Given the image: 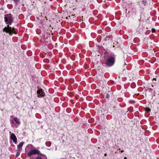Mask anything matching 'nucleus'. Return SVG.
Listing matches in <instances>:
<instances>
[{
  "label": "nucleus",
  "instance_id": "obj_1",
  "mask_svg": "<svg viewBox=\"0 0 159 159\" xmlns=\"http://www.w3.org/2000/svg\"><path fill=\"white\" fill-rule=\"evenodd\" d=\"M115 56H110L106 61V64L109 66H112L115 62Z\"/></svg>",
  "mask_w": 159,
  "mask_h": 159
},
{
  "label": "nucleus",
  "instance_id": "obj_11",
  "mask_svg": "<svg viewBox=\"0 0 159 159\" xmlns=\"http://www.w3.org/2000/svg\"><path fill=\"white\" fill-rule=\"evenodd\" d=\"M104 54L105 56H106V55H107V52L106 51H105Z\"/></svg>",
  "mask_w": 159,
  "mask_h": 159
},
{
  "label": "nucleus",
  "instance_id": "obj_10",
  "mask_svg": "<svg viewBox=\"0 0 159 159\" xmlns=\"http://www.w3.org/2000/svg\"><path fill=\"white\" fill-rule=\"evenodd\" d=\"M14 2L15 3L17 4L19 2V0H14Z\"/></svg>",
  "mask_w": 159,
  "mask_h": 159
},
{
  "label": "nucleus",
  "instance_id": "obj_2",
  "mask_svg": "<svg viewBox=\"0 0 159 159\" xmlns=\"http://www.w3.org/2000/svg\"><path fill=\"white\" fill-rule=\"evenodd\" d=\"M3 31L9 33L10 35H11L13 33L16 34L14 31V28H11L9 25H8L7 27H5L3 29Z\"/></svg>",
  "mask_w": 159,
  "mask_h": 159
},
{
  "label": "nucleus",
  "instance_id": "obj_4",
  "mask_svg": "<svg viewBox=\"0 0 159 159\" xmlns=\"http://www.w3.org/2000/svg\"><path fill=\"white\" fill-rule=\"evenodd\" d=\"M39 151L37 149H33L30 150L28 153V155L29 156H30L33 154H35L39 153Z\"/></svg>",
  "mask_w": 159,
  "mask_h": 159
},
{
  "label": "nucleus",
  "instance_id": "obj_9",
  "mask_svg": "<svg viewBox=\"0 0 159 159\" xmlns=\"http://www.w3.org/2000/svg\"><path fill=\"white\" fill-rule=\"evenodd\" d=\"M145 111L146 112H150L151 111V109L148 108H146L145 109Z\"/></svg>",
  "mask_w": 159,
  "mask_h": 159
},
{
  "label": "nucleus",
  "instance_id": "obj_17",
  "mask_svg": "<svg viewBox=\"0 0 159 159\" xmlns=\"http://www.w3.org/2000/svg\"><path fill=\"white\" fill-rule=\"evenodd\" d=\"M105 156H106V154H105Z\"/></svg>",
  "mask_w": 159,
  "mask_h": 159
},
{
  "label": "nucleus",
  "instance_id": "obj_6",
  "mask_svg": "<svg viewBox=\"0 0 159 159\" xmlns=\"http://www.w3.org/2000/svg\"><path fill=\"white\" fill-rule=\"evenodd\" d=\"M37 93L38 94H40L41 97H43L44 96V94L42 92V89H38L37 91Z\"/></svg>",
  "mask_w": 159,
  "mask_h": 159
},
{
  "label": "nucleus",
  "instance_id": "obj_13",
  "mask_svg": "<svg viewBox=\"0 0 159 159\" xmlns=\"http://www.w3.org/2000/svg\"><path fill=\"white\" fill-rule=\"evenodd\" d=\"M124 159H127V157H125L124 158Z\"/></svg>",
  "mask_w": 159,
  "mask_h": 159
},
{
  "label": "nucleus",
  "instance_id": "obj_12",
  "mask_svg": "<svg viewBox=\"0 0 159 159\" xmlns=\"http://www.w3.org/2000/svg\"><path fill=\"white\" fill-rule=\"evenodd\" d=\"M152 32H155V29H152Z\"/></svg>",
  "mask_w": 159,
  "mask_h": 159
},
{
  "label": "nucleus",
  "instance_id": "obj_8",
  "mask_svg": "<svg viewBox=\"0 0 159 159\" xmlns=\"http://www.w3.org/2000/svg\"><path fill=\"white\" fill-rule=\"evenodd\" d=\"M23 144H24V143L23 142H22L20 143L19 144V145L17 146L18 148H21L22 147V146L23 145Z\"/></svg>",
  "mask_w": 159,
  "mask_h": 159
},
{
  "label": "nucleus",
  "instance_id": "obj_15",
  "mask_svg": "<svg viewBox=\"0 0 159 159\" xmlns=\"http://www.w3.org/2000/svg\"><path fill=\"white\" fill-rule=\"evenodd\" d=\"M124 152V151H123V150H122V151H121V152Z\"/></svg>",
  "mask_w": 159,
  "mask_h": 159
},
{
  "label": "nucleus",
  "instance_id": "obj_16",
  "mask_svg": "<svg viewBox=\"0 0 159 159\" xmlns=\"http://www.w3.org/2000/svg\"><path fill=\"white\" fill-rule=\"evenodd\" d=\"M153 80H156V78H154V79H153Z\"/></svg>",
  "mask_w": 159,
  "mask_h": 159
},
{
  "label": "nucleus",
  "instance_id": "obj_5",
  "mask_svg": "<svg viewBox=\"0 0 159 159\" xmlns=\"http://www.w3.org/2000/svg\"><path fill=\"white\" fill-rule=\"evenodd\" d=\"M10 137L11 139L12 140L13 142L15 143H16L17 139L15 134L14 133H12L10 135Z\"/></svg>",
  "mask_w": 159,
  "mask_h": 159
},
{
  "label": "nucleus",
  "instance_id": "obj_7",
  "mask_svg": "<svg viewBox=\"0 0 159 159\" xmlns=\"http://www.w3.org/2000/svg\"><path fill=\"white\" fill-rule=\"evenodd\" d=\"M13 119L14 121L16 124H20V122L19 119H18L17 117H14Z\"/></svg>",
  "mask_w": 159,
  "mask_h": 159
},
{
  "label": "nucleus",
  "instance_id": "obj_14",
  "mask_svg": "<svg viewBox=\"0 0 159 159\" xmlns=\"http://www.w3.org/2000/svg\"><path fill=\"white\" fill-rule=\"evenodd\" d=\"M143 3H144V4L145 3V2H144V0H143Z\"/></svg>",
  "mask_w": 159,
  "mask_h": 159
},
{
  "label": "nucleus",
  "instance_id": "obj_3",
  "mask_svg": "<svg viewBox=\"0 0 159 159\" xmlns=\"http://www.w3.org/2000/svg\"><path fill=\"white\" fill-rule=\"evenodd\" d=\"M4 19L6 24L8 25H11L13 21V19L11 14H7L5 15Z\"/></svg>",
  "mask_w": 159,
  "mask_h": 159
}]
</instances>
